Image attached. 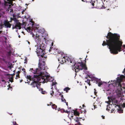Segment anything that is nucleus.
Returning a JSON list of instances; mask_svg holds the SVG:
<instances>
[{"label": "nucleus", "instance_id": "1", "mask_svg": "<svg viewBox=\"0 0 125 125\" xmlns=\"http://www.w3.org/2000/svg\"><path fill=\"white\" fill-rule=\"evenodd\" d=\"M106 38L108 39L106 40V42L104 41H103L102 45H107L111 53L116 54L122 50L123 42L120 40L119 35L109 32L108 33Z\"/></svg>", "mask_w": 125, "mask_h": 125}, {"label": "nucleus", "instance_id": "2", "mask_svg": "<svg viewBox=\"0 0 125 125\" xmlns=\"http://www.w3.org/2000/svg\"><path fill=\"white\" fill-rule=\"evenodd\" d=\"M61 57L58 59V61L60 63L63 64L66 62V61H68V62L72 63V64L71 65V66H72V69H74L76 73L82 70L83 69L85 70H87V67L86 64H84L81 60V62H77L76 63L74 60L72 58H71L67 56H65L63 54H61Z\"/></svg>", "mask_w": 125, "mask_h": 125}, {"label": "nucleus", "instance_id": "3", "mask_svg": "<svg viewBox=\"0 0 125 125\" xmlns=\"http://www.w3.org/2000/svg\"><path fill=\"white\" fill-rule=\"evenodd\" d=\"M38 67L40 68V69L38 68H36L35 70H34L33 68L30 69V71L32 72L34 74H36L39 76V77L42 78V80H43V82L46 83L48 82H50L49 78L51 77L48 75L45 74L43 72H42V70H44L45 69V61H42L39 60L38 64Z\"/></svg>", "mask_w": 125, "mask_h": 125}, {"label": "nucleus", "instance_id": "4", "mask_svg": "<svg viewBox=\"0 0 125 125\" xmlns=\"http://www.w3.org/2000/svg\"><path fill=\"white\" fill-rule=\"evenodd\" d=\"M32 37L35 39V42L37 43V48L36 49V52L38 56H41L42 57H43V55H44L45 51L44 49H42L43 46H42L43 43L42 41V36L36 34V35L34 34L32 35Z\"/></svg>", "mask_w": 125, "mask_h": 125}, {"label": "nucleus", "instance_id": "5", "mask_svg": "<svg viewBox=\"0 0 125 125\" xmlns=\"http://www.w3.org/2000/svg\"><path fill=\"white\" fill-rule=\"evenodd\" d=\"M42 79L39 76L37 75H34L33 78L32 79V81H33L31 84V85L32 87H36L38 89H39V86H40V84H39V81Z\"/></svg>", "mask_w": 125, "mask_h": 125}, {"label": "nucleus", "instance_id": "6", "mask_svg": "<svg viewBox=\"0 0 125 125\" xmlns=\"http://www.w3.org/2000/svg\"><path fill=\"white\" fill-rule=\"evenodd\" d=\"M118 101L117 100H114L112 101V104L114 107H115V108L112 109V112L113 111H114L115 110V111L116 110L118 111V110L120 108V105L118 104Z\"/></svg>", "mask_w": 125, "mask_h": 125}, {"label": "nucleus", "instance_id": "7", "mask_svg": "<svg viewBox=\"0 0 125 125\" xmlns=\"http://www.w3.org/2000/svg\"><path fill=\"white\" fill-rule=\"evenodd\" d=\"M124 76L122 75L120 76V77H117V79L116 81V83H117V84L118 85H119V87L120 88L121 90H122L121 87V82L123 80V78L122 77H124Z\"/></svg>", "mask_w": 125, "mask_h": 125}, {"label": "nucleus", "instance_id": "8", "mask_svg": "<svg viewBox=\"0 0 125 125\" xmlns=\"http://www.w3.org/2000/svg\"><path fill=\"white\" fill-rule=\"evenodd\" d=\"M49 51H51L52 52L51 53V54L52 53L53 54L55 55L59 53L60 54V53L61 54L62 53V52H60L58 49H51Z\"/></svg>", "mask_w": 125, "mask_h": 125}, {"label": "nucleus", "instance_id": "9", "mask_svg": "<svg viewBox=\"0 0 125 125\" xmlns=\"http://www.w3.org/2000/svg\"><path fill=\"white\" fill-rule=\"evenodd\" d=\"M12 29H21V23H19L18 24H16L14 25V24L12 25Z\"/></svg>", "mask_w": 125, "mask_h": 125}, {"label": "nucleus", "instance_id": "10", "mask_svg": "<svg viewBox=\"0 0 125 125\" xmlns=\"http://www.w3.org/2000/svg\"><path fill=\"white\" fill-rule=\"evenodd\" d=\"M36 31L37 32L41 33L42 34L44 33L45 32L44 29L42 28L38 27Z\"/></svg>", "mask_w": 125, "mask_h": 125}, {"label": "nucleus", "instance_id": "11", "mask_svg": "<svg viewBox=\"0 0 125 125\" xmlns=\"http://www.w3.org/2000/svg\"><path fill=\"white\" fill-rule=\"evenodd\" d=\"M4 24L5 26L7 28H10L11 26V24L9 23V21H4Z\"/></svg>", "mask_w": 125, "mask_h": 125}, {"label": "nucleus", "instance_id": "12", "mask_svg": "<svg viewBox=\"0 0 125 125\" xmlns=\"http://www.w3.org/2000/svg\"><path fill=\"white\" fill-rule=\"evenodd\" d=\"M73 114H72V115L71 116V118H72L73 119V115H74L75 116H79L80 113H79L77 111H74V113H73V112H72Z\"/></svg>", "mask_w": 125, "mask_h": 125}, {"label": "nucleus", "instance_id": "13", "mask_svg": "<svg viewBox=\"0 0 125 125\" xmlns=\"http://www.w3.org/2000/svg\"><path fill=\"white\" fill-rule=\"evenodd\" d=\"M111 85L113 86L116 87H119V85H118L117 84V83L116 82V81H113V83H111Z\"/></svg>", "mask_w": 125, "mask_h": 125}, {"label": "nucleus", "instance_id": "14", "mask_svg": "<svg viewBox=\"0 0 125 125\" xmlns=\"http://www.w3.org/2000/svg\"><path fill=\"white\" fill-rule=\"evenodd\" d=\"M27 78L29 79L30 81H31L32 80V79L33 78V77H31V76L30 75H27Z\"/></svg>", "mask_w": 125, "mask_h": 125}, {"label": "nucleus", "instance_id": "15", "mask_svg": "<svg viewBox=\"0 0 125 125\" xmlns=\"http://www.w3.org/2000/svg\"><path fill=\"white\" fill-rule=\"evenodd\" d=\"M70 90V88L68 87H66L63 90L64 91H66V93H67L68 90Z\"/></svg>", "mask_w": 125, "mask_h": 125}, {"label": "nucleus", "instance_id": "16", "mask_svg": "<svg viewBox=\"0 0 125 125\" xmlns=\"http://www.w3.org/2000/svg\"><path fill=\"white\" fill-rule=\"evenodd\" d=\"M52 108L55 109V110H56L57 106L55 104H53L52 105Z\"/></svg>", "mask_w": 125, "mask_h": 125}, {"label": "nucleus", "instance_id": "17", "mask_svg": "<svg viewBox=\"0 0 125 125\" xmlns=\"http://www.w3.org/2000/svg\"><path fill=\"white\" fill-rule=\"evenodd\" d=\"M60 111L61 112H62V111H63V112H65L67 114H69L70 112V111H69L67 110L65 111L64 110H62V109H61L60 110Z\"/></svg>", "mask_w": 125, "mask_h": 125}, {"label": "nucleus", "instance_id": "18", "mask_svg": "<svg viewBox=\"0 0 125 125\" xmlns=\"http://www.w3.org/2000/svg\"><path fill=\"white\" fill-rule=\"evenodd\" d=\"M9 81L11 82H13V77L11 76L10 78H9Z\"/></svg>", "mask_w": 125, "mask_h": 125}, {"label": "nucleus", "instance_id": "19", "mask_svg": "<svg viewBox=\"0 0 125 125\" xmlns=\"http://www.w3.org/2000/svg\"><path fill=\"white\" fill-rule=\"evenodd\" d=\"M11 52L10 51L7 52V55L8 56H10L11 54Z\"/></svg>", "mask_w": 125, "mask_h": 125}, {"label": "nucleus", "instance_id": "20", "mask_svg": "<svg viewBox=\"0 0 125 125\" xmlns=\"http://www.w3.org/2000/svg\"><path fill=\"white\" fill-rule=\"evenodd\" d=\"M85 82H86L89 85H90V80L88 79L86 81H85Z\"/></svg>", "mask_w": 125, "mask_h": 125}, {"label": "nucleus", "instance_id": "21", "mask_svg": "<svg viewBox=\"0 0 125 125\" xmlns=\"http://www.w3.org/2000/svg\"><path fill=\"white\" fill-rule=\"evenodd\" d=\"M74 120L77 122H78L79 121V118L77 117H76V119H75Z\"/></svg>", "mask_w": 125, "mask_h": 125}, {"label": "nucleus", "instance_id": "22", "mask_svg": "<svg viewBox=\"0 0 125 125\" xmlns=\"http://www.w3.org/2000/svg\"><path fill=\"white\" fill-rule=\"evenodd\" d=\"M16 77L15 78L16 79H17V78H20V77L19 76V74L17 73V74H16Z\"/></svg>", "mask_w": 125, "mask_h": 125}, {"label": "nucleus", "instance_id": "23", "mask_svg": "<svg viewBox=\"0 0 125 125\" xmlns=\"http://www.w3.org/2000/svg\"><path fill=\"white\" fill-rule=\"evenodd\" d=\"M103 83L102 82H100L98 83V85L100 87L101 85H102Z\"/></svg>", "mask_w": 125, "mask_h": 125}, {"label": "nucleus", "instance_id": "24", "mask_svg": "<svg viewBox=\"0 0 125 125\" xmlns=\"http://www.w3.org/2000/svg\"><path fill=\"white\" fill-rule=\"evenodd\" d=\"M11 21L13 20L14 21H15L16 20H17L16 18H11Z\"/></svg>", "mask_w": 125, "mask_h": 125}, {"label": "nucleus", "instance_id": "25", "mask_svg": "<svg viewBox=\"0 0 125 125\" xmlns=\"http://www.w3.org/2000/svg\"><path fill=\"white\" fill-rule=\"evenodd\" d=\"M92 1V0H85L84 2H91Z\"/></svg>", "mask_w": 125, "mask_h": 125}, {"label": "nucleus", "instance_id": "26", "mask_svg": "<svg viewBox=\"0 0 125 125\" xmlns=\"http://www.w3.org/2000/svg\"><path fill=\"white\" fill-rule=\"evenodd\" d=\"M9 11L10 10V12H13V9L11 8H9Z\"/></svg>", "mask_w": 125, "mask_h": 125}, {"label": "nucleus", "instance_id": "27", "mask_svg": "<svg viewBox=\"0 0 125 125\" xmlns=\"http://www.w3.org/2000/svg\"><path fill=\"white\" fill-rule=\"evenodd\" d=\"M15 24H18L19 23H20L19 22V20L17 19L16 21H15Z\"/></svg>", "mask_w": 125, "mask_h": 125}, {"label": "nucleus", "instance_id": "28", "mask_svg": "<svg viewBox=\"0 0 125 125\" xmlns=\"http://www.w3.org/2000/svg\"><path fill=\"white\" fill-rule=\"evenodd\" d=\"M61 99L62 101V102H63L64 101H63V95H61Z\"/></svg>", "mask_w": 125, "mask_h": 125}, {"label": "nucleus", "instance_id": "29", "mask_svg": "<svg viewBox=\"0 0 125 125\" xmlns=\"http://www.w3.org/2000/svg\"><path fill=\"white\" fill-rule=\"evenodd\" d=\"M41 93L43 94H45L46 93V92L45 91H43V90L41 92Z\"/></svg>", "mask_w": 125, "mask_h": 125}, {"label": "nucleus", "instance_id": "30", "mask_svg": "<svg viewBox=\"0 0 125 125\" xmlns=\"http://www.w3.org/2000/svg\"><path fill=\"white\" fill-rule=\"evenodd\" d=\"M39 86V89H39V90L40 91H41V92L42 91V90H43V89L42 88H39V86Z\"/></svg>", "mask_w": 125, "mask_h": 125}, {"label": "nucleus", "instance_id": "31", "mask_svg": "<svg viewBox=\"0 0 125 125\" xmlns=\"http://www.w3.org/2000/svg\"><path fill=\"white\" fill-rule=\"evenodd\" d=\"M31 27H29L27 28V29L28 30L30 31L31 30Z\"/></svg>", "mask_w": 125, "mask_h": 125}, {"label": "nucleus", "instance_id": "32", "mask_svg": "<svg viewBox=\"0 0 125 125\" xmlns=\"http://www.w3.org/2000/svg\"><path fill=\"white\" fill-rule=\"evenodd\" d=\"M30 22L31 23V26H32L33 24V22L32 21H30Z\"/></svg>", "mask_w": 125, "mask_h": 125}, {"label": "nucleus", "instance_id": "33", "mask_svg": "<svg viewBox=\"0 0 125 125\" xmlns=\"http://www.w3.org/2000/svg\"><path fill=\"white\" fill-rule=\"evenodd\" d=\"M56 83V82L54 83L53 82L52 84V86H53L54 85H55Z\"/></svg>", "mask_w": 125, "mask_h": 125}, {"label": "nucleus", "instance_id": "34", "mask_svg": "<svg viewBox=\"0 0 125 125\" xmlns=\"http://www.w3.org/2000/svg\"><path fill=\"white\" fill-rule=\"evenodd\" d=\"M54 93V91H52V93H51L50 94L51 95H52V96L53 95Z\"/></svg>", "mask_w": 125, "mask_h": 125}, {"label": "nucleus", "instance_id": "35", "mask_svg": "<svg viewBox=\"0 0 125 125\" xmlns=\"http://www.w3.org/2000/svg\"><path fill=\"white\" fill-rule=\"evenodd\" d=\"M13 123L14 125H16L17 124L16 122H13Z\"/></svg>", "mask_w": 125, "mask_h": 125}, {"label": "nucleus", "instance_id": "36", "mask_svg": "<svg viewBox=\"0 0 125 125\" xmlns=\"http://www.w3.org/2000/svg\"><path fill=\"white\" fill-rule=\"evenodd\" d=\"M22 70L24 72H25V69L23 68L22 69Z\"/></svg>", "mask_w": 125, "mask_h": 125}, {"label": "nucleus", "instance_id": "37", "mask_svg": "<svg viewBox=\"0 0 125 125\" xmlns=\"http://www.w3.org/2000/svg\"><path fill=\"white\" fill-rule=\"evenodd\" d=\"M123 73H124V74L125 75V68L124 69V71H123Z\"/></svg>", "mask_w": 125, "mask_h": 125}, {"label": "nucleus", "instance_id": "38", "mask_svg": "<svg viewBox=\"0 0 125 125\" xmlns=\"http://www.w3.org/2000/svg\"><path fill=\"white\" fill-rule=\"evenodd\" d=\"M15 74L14 73L13 74H11V76H12L13 77V76H14L15 75Z\"/></svg>", "mask_w": 125, "mask_h": 125}, {"label": "nucleus", "instance_id": "39", "mask_svg": "<svg viewBox=\"0 0 125 125\" xmlns=\"http://www.w3.org/2000/svg\"><path fill=\"white\" fill-rule=\"evenodd\" d=\"M20 71H18L16 73L17 74H19L20 73Z\"/></svg>", "mask_w": 125, "mask_h": 125}, {"label": "nucleus", "instance_id": "40", "mask_svg": "<svg viewBox=\"0 0 125 125\" xmlns=\"http://www.w3.org/2000/svg\"><path fill=\"white\" fill-rule=\"evenodd\" d=\"M108 106L107 105V108H106V110H108V111H109V110L110 109H108Z\"/></svg>", "mask_w": 125, "mask_h": 125}, {"label": "nucleus", "instance_id": "41", "mask_svg": "<svg viewBox=\"0 0 125 125\" xmlns=\"http://www.w3.org/2000/svg\"><path fill=\"white\" fill-rule=\"evenodd\" d=\"M101 6H100L99 7H100L99 8H100V9H101V8H102V7H103V5H101Z\"/></svg>", "mask_w": 125, "mask_h": 125}, {"label": "nucleus", "instance_id": "42", "mask_svg": "<svg viewBox=\"0 0 125 125\" xmlns=\"http://www.w3.org/2000/svg\"><path fill=\"white\" fill-rule=\"evenodd\" d=\"M102 117L103 119H104L105 118L104 116L102 115Z\"/></svg>", "mask_w": 125, "mask_h": 125}, {"label": "nucleus", "instance_id": "43", "mask_svg": "<svg viewBox=\"0 0 125 125\" xmlns=\"http://www.w3.org/2000/svg\"><path fill=\"white\" fill-rule=\"evenodd\" d=\"M26 60V61L25 62H24V63H27V60H26V59H25V60Z\"/></svg>", "mask_w": 125, "mask_h": 125}, {"label": "nucleus", "instance_id": "44", "mask_svg": "<svg viewBox=\"0 0 125 125\" xmlns=\"http://www.w3.org/2000/svg\"><path fill=\"white\" fill-rule=\"evenodd\" d=\"M65 103H66V105L68 106V103L67 102H66V101H65Z\"/></svg>", "mask_w": 125, "mask_h": 125}, {"label": "nucleus", "instance_id": "45", "mask_svg": "<svg viewBox=\"0 0 125 125\" xmlns=\"http://www.w3.org/2000/svg\"><path fill=\"white\" fill-rule=\"evenodd\" d=\"M97 93V92H95V91L94 92V94L95 95H96Z\"/></svg>", "mask_w": 125, "mask_h": 125}, {"label": "nucleus", "instance_id": "46", "mask_svg": "<svg viewBox=\"0 0 125 125\" xmlns=\"http://www.w3.org/2000/svg\"><path fill=\"white\" fill-rule=\"evenodd\" d=\"M63 100L64 101V102H65V101H66V100H65V99L63 98Z\"/></svg>", "mask_w": 125, "mask_h": 125}, {"label": "nucleus", "instance_id": "47", "mask_svg": "<svg viewBox=\"0 0 125 125\" xmlns=\"http://www.w3.org/2000/svg\"><path fill=\"white\" fill-rule=\"evenodd\" d=\"M8 113L10 115H11L12 114V113Z\"/></svg>", "mask_w": 125, "mask_h": 125}, {"label": "nucleus", "instance_id": "48", "mask_svg": "<svg viewBox=\"0 0 125 125\" xmlns=\"http://www.w3.org/2000/svg\"><path fill=\"white\" fill-rule=\"evenodd\" d=\"M78 124H79V125H81V124L80 122H78Z\"/></svg>", "mask_w": 125, "mask_h": 125}, {"label": "nucleus", "instance_id": "49", "mask_svg": "<svg viewBox=\"0 0 125 125\" xmlns=\"http://www.w3.org/2000/svg\"><path fill=\"white\" fill-rule=\"evenodd\" d=\"M92 5L93 6H94V3H92Z\"/></svg>", "mask_w": 125, "mask_h": 125}, {"label": "nucleus", "instance_id": "50", "mask_svg": "<svg viewBox=\"0 0 125 125\" xmlns=\"http://www.w3.org/2000/svg\"><path fill=\"white\" fill-rule=\"evenodd\" d=\"M79 120H80L81 119H82V118L79 117Z\"/></svg>", "mask_w": 125, "mask_h": 125}, {"label": "nucleus", "instance_id": "51", "mask_svg": "<svg viewBox=\"0 0 125 125\" xmlns=\"http://www.w3.org/2000/svg\"><path fill=\"white\" fill-rule=\"evenodd\" d=\"M2 32H3L2 31H0V34L2 33Z\"/></svg>", "mask_w": 125, "mask_h": 125}, {"label": "nucleus", "instance_id": "52", "mask_svg": "<svg viewBox=\"0 0 125 125\" xmlns=\"http://www.w3.org/2000/svg\"><path fill=\"white\" fill-rule=\"evenodd\" d=\"M51 104H52V102L51 103ZM51 105V104H50V105L47 104V105L48 106H49L50 105Z\"/></svg>", "mask_w": 125, "mask_h": 125}, {"label": "nucleus", "instance_id": "53", "mask_svg": "<svg viewBox=\"0 0 125 125\" xmlns=\"http://www.w3.org/2000/svg\"><path fill=\"white\" fill-rule=\"evenodd\" d=\"M61 109L60 108H58V111H59Z\"/></svg>", "mask_w": 125, "mask_h": 125}, {"label": "nucleus", "instance_id": "54", "mask_svg": "<svg viewBox=\"0 0 125 125\" xmlns=\"http://www.w3.org/2000/svg\"><path fill=\"white\" fill-rule=\"evenodd\" d=\"M22 80H20V82H22Z\"/></svg>", "mask_w": 125, "mask_h": 125}, {"label": "nucleus", "instance_id": "55", "mask_svg": "<svg viewBox=\"0 0 125 125\" xmlns=\"http://www.w3.org/2000/svg\"><path fill=\"white\" fill-rule=\"evenodd\" d=\"M123 46L124 47H125V45H123Z\"/></svg>", "mask_w": 125, "mask_h": 125}, {"label": "nucleus", "instance_id": "56", "mask_svg": "<svg viewBox=\"0 0 125 125\" xmlns=\"http://www.w3.org/2000/svg\"><path fill=\"white\" fill-rule=\"evenodd\" d=\"M18 37H19V38H20L21 36H20V35H19L18 36Z\"/></svg>", "mask_w": 125, "mask_h": 125}, {"label": "nucleus", "instance_id": "57", "mask_svg": "<svg viewBox=\"0 0 125 125\" xmlns=\"http://www.w3.org/2000/svg\"><path fill=\"white\" fill-rule=\"evenodd\" d=\"M84 106H84V104H83V107H84Z\"/></svg>", "mask_w": 125, "mask_h": 125}, {"label": "nucleus", "instance_id": "58", "mask_svg": "<svg viewBox=\"0 0 125 125\" xmlns=\"http://www.w3.org/2000/svg\"><path fill=\"white\" fill-rule=\"evenodd\" d=\"M123 88H124V90H125L124 91H125V87H124Z\"/></svg>", "mask_w": 125, "mask_h": 125}, {"label": "nucleus", "instance_id": "59", "mask_svg": "<svg viewBox=\"0 0 125 125\" xmlns=\"http://www.w3.org/2000/svg\"><path fill=\"white\" fill-rule=\"evenodd\" d=\"M82 0L83 1H84H84L85 0Z\"/></svg>", "mask_w": 125, "mask_h": 125}, {"label": "nucleus", "instance_id": "60", "mask_svg": "<svg viewBox=\"0 0 125 125\" xmlns=\"http://www.w3.org/2000/svg\"><path fill=\"white\" fill-rule=\"evenodd\" d=\"M28 43H29V44H30V42H28Z\"/></svg>", "mask_w": 125, "mask_h": 125}, {"label": "nucleus", "instance_id": "61", "mask_svg": "<svg viewBox=\"0 0 125 125\" xmlns=\"http://www.w3.org/2000/svg\"><path fill=\"white\" fill-rule=\"evenodd\" d=\"M15 70H14L13 71L14 72V73H15Z\"/></svg>", "mask_w": 125, "mask_h": 125}, {"label": "nucleus", "instance_id": "62", "mask_svg": "<svg viewBox=\"0 0 125 125\" xmlns=\"http://www.w3.org/2000/svg\"><path fill=\"white\" fill-rule=\"evenodd\" d=\"M44 57V58H45V59H46V58H47V57Z\"/></svg>", "mask_w": 125, "mask_h": 125}, {"label": "nucleus", "instance_id": "63", "mask_svg": "<svg viewBox=\"0 0 125 125\" xmlns=\"http://www.w3.org/2000/svg\"><path fill=\"white\" fill-rule=\"evenodd\" d=\"M52 45H53V43H52Z\"/></svg>", "mask_w": 125, "mask_h": 125}, {"label": "nucleus", "instance_id": "64", "mask_svg": "<svg viewBox=\"0 0 125 125\" xmlns=\"http://www.w3.org/2000/svg\"><path fill=\"white\" fill-rule=\"evenodd\" d=\"M18 125L17 124H16V125Z\"/></svg>", "mask_w": 125, "mask_h": 125}]
</instances>
